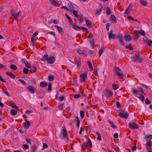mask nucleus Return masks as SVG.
I'll return each instance as SVG.
<instances>
[{
	"label": "nucleus",
	"instance_id": "4be33fe9",
	"mask_svg": "<svg viewBox=\"0 0 152 152\" xmlns=\"http://www.w3.org/2000/svg\"><path fill=\"white\" fill-rule=\"evenodd\" d=\"M78 18H79V23L82 24L83 22V20L84 19L83 15L82 14L79 15Z\"/></svg>",
	"mask_w": 152,
	"mask_h": 152
},
{
	"label": "nucleus",
	"instance_id": "e2e57ef3",
	"mask_svg": "<svg viewBox=\"0 0 152 152\" xmlns=\"http://www.w3.org/2000/svg\"><path fill=\"white\" fill-rule=\"evenodd\" d=\"M81 95L80 94H75L74 95V98L75 99H78L80 97Z\"/></svg>",
	"mask_w": 152,
	"mask_h": 152
},
{
	"label": "nucleus",
	"instance_id": "69168bd1",
	"mask_svg": "<svg viewBox=\"0 0 152 152\" xmlns=\"http://www.w3.org/2000/svg\"><path fill=\"white\" fill-rule=\"evenodd\" d=\"M106 28L107 31H108L110 27V25L109 24V23H107L106 24Z\"/></svg>",
	"mask_w": 152,
	"mask_h": 152
},
{
	"label": "nucleus",
	"instance_id": "6e6d98bb",
	"mask_svg": "<svg viewBox=\"0 0 152 152\" xmlns=\"http://www.w3.org/2000/svg\"><path fill=\"white\" fill-rule=\"evenodd\" d=\"M75 121L77 122V123H80V121L78 116H76L75 120Z\"/></svg>",
	"mask_w": 152,
	"mask_h": 152
},
{
	"label": "nucleus",
	"instance_id": "680f3d73",
	"mask_svg": "<svg viewBox=\"0 0 152 152\" xmlns=\"http://www.w3.org/2000/svg\"><path fill=\"white\" fill-rule=\"evenodd\" d=\"M31 150L32 152H34L36 150V146L35 145H33L31 147Z\"/></svg>",
	"mask_w": 152,
	"mask_h": 152
},
{
	"label": "nucleus",
	"instance_id": "a211bd4d",
	"mask_svg": "<svg viewBox=\"0 0 152 152\" xmlns=\"http://www.w3.org/2000/svg\"><path fill=\"white\" fill-rule=\"evenodd\" d=\"M138 32H137V31H136L134 33V34L133 36V38L134 40L137 39L139 37H140V35L138 34Z\"/></svg>",
	"mask_w": 152,
	"mask_h": 152
},
{
	"label": "nucleus",
	"instance_id": "bb28decb",
	"mask_svg": "<svg viewBox=\"0 0 152 152\" xmlns=\"http://www.w3.org/2000/svg\"><path fill=\"white\" fill-rule=\"evenodd\" d=\"M55 26L56 28L58 29V33L60 34H61L62 32L63 31V29L61 27H59L57 25H56Z\"/></svg>",
	"mask_w": 152,
	"mask_h": 152
},
{
	"label": "nucleus",
	"instance_id": "a19ab883",
	"mask_svg": "<svg viewBox=\"0 0 152 152\" xmlns=\"http://www.w3.org/2000/svg\"><path fill=\"white\" fill-rule=\"evenodd\" d=\"M125 113V110L124 109H123V108H120L119 110V115L120 114V113L124 114V113Z\"/></svg>",
	"mask_w": 152,
	"mask_h": 152
},
{
	"label": "nucleus",
	"instance_id": "9b49d317",
	"mask_svg": "<svg viewBox=\"0 0 152 152\" xmlns=\"http://www.w3.org/2000/svg\"><path fill=\"white\" fill-rule=\"evenodd\" d=\"M27 89L31 93L33 94L35 93V89L31 86H29L27 87Z\"/></svg>",
	"mask_w": 152,
	"mask_h": 152
},
{
	"label": "nucleus",
	"instance_id": "b1692460",
	"mask_svg": "<svg viewBox=\"0 0 152 152\" xmlns=\"http://www.w3.org/2000/svg\"><path fill=\"white\" fill-rule=\"evenodd\" d=\"M146 0H140V2L141 4L143 6L146 5L148 4L147 1H145Z\"/></svg>",
	"mask_w": 152,
	"mask_h": 152
},
{
	"label": "nucleus",
	"instance_id": "de8ad7c7",
	"mask_svg": "<svg viewBox=\"0 0 152 152\" xmlns=\"http://www.w3.org/2000/svg\"><path fill=\"white\" fill-rule=\"evenodd\" d=\"M80 114L81 118H83L84 117L85 112L82 111H80Z\"/></svg>",
	"mask_w": 152,
	"mask_h": 152
},
{
	"label": "nucleus",
	"instance_id": "49530a36",
	"mask_svg": "<svg viewBox=\"0 0 152 152\" xmlns=\"http://www.w3.org/2000/svg\"><path fill=\"white\" fill-rule=\"evenodd\" d=\"M145 146L146 147V149L147 150H148V148H151L152 146L150 145V142H147L146 144H145Z\"/></svg>",
	"mask_w": 152,
	"mask_h": 152
},
{
	"label": "nucleus",
	"instance_id": "1a4fd4ad",
	"mask_svg": "<svg viewBox=\"0 0 152 152\" xmlns=\"http://www.w3.org/2000/svg\"><path fill=\"white\" fill-rule=\"evenodd\" d=\"M55 61V57L53 56H50L48 58L47 61L48 64H52Z\"/></svg>",
	"mask_w": 152,
	"mask_h": 152
},
{
	"label": "nucleus",
	"instance_id": "603ef678",
	"mask_svg": "<svg viewBox=\"0 0 152 152\" xmlns=\"http://www.w3.org/2000/svg\"><path fill=\"white\" fill-rule=\"evenodd\" d=\"M81 29H82L83 32H85L86 33H88V31L87 28L83 27H81Z\"/></svg>",
	"mask_w": 152,
	"mask_h": 152
},
{
	"label": "nucleus",
	"instance_id": "6ab92c4d",
	"mask_svg": "<svg viewBox=\"0 0 152 152\" xmlns=\"http://www.w3.org/2000/svg\"><path fill=\"white\" fill-rule=\"evenodd\" d=\"M6 74L11 78L14 79L15 77V75L10 72H6Z\"/></svg>",
	"mask_w": 152,
	"mask_h": 152
},
{
	"label": "nucleus",
	"instance_id": "f257e3e1",
	"mask_svg": "<svg viewBox=\"0 0 152 152\" xmlns=\"http://www.w3.org/2000/svg\"><path fill=\"white\" fill-rule=\"evenodd\" d=\"M115 35H116L115 34L109 33L108 35V37L109 39L110 40L111 39H119V42H120V44L124 45V44L123 42L122 35V34L118 35L116 37H115Z\"/></svg>",
	"mask_w": 152,
	"mask_h": 152
},
{
	"label": "nucleus",
	"instance_id": "5fc2aeb1",
	"mask_svg": "<svg viewBox=\"0 0 152 152\" xmlns=\"http://www.w3.org/2000/svg\"><path fill=\"white\" fill-rule=\"evenodd\" d=\"M126 48L127 49H129L130 50H132L133 49V48L131 46L130 44L128 45H127L126 46Z\"/></svg>",
	"mask_w": 152,
	"mask_h": 152
},
{
	"label": "nucleus",
	"instance_id": "c756f323",
	"mask_svg": "<svg viewBox=\"0 0 152 152\" xmlns=\"http://www.w3.org/2000/svg\"><path fill=\"white\" fill-rule=\"evenodd\" d=\"M50 1L52 4L55 6H57L59 5L58 3L54 0H50Z\"/></svg>",
	"mask_w": 152,
	"mask_h": 152
},
{
	"label": "nucleus",
	"instance_id": "7c9ffc66",
	"mask_svg": "<svg viewBox=\"0 0 152 152\" xmlns=\"http://www.w3.org/2000/svg\"><path fill=\"white\" fill-rule=\"evenodd\" d=\"M11 18L14 19L15 20H17V17H18L16 13H13L12 15Z\"/></svg>",
	"mask_w": 152,
	"mask_h": 152
},
{
	"label": "nucleus",
	"instance_id": "37998d69",
	"mask_svg": "<svg viewBox=\"0 0 152 152\" xmlns=\"http://www.w3.org/2000/svg\"><path fill=\"white\" fill-rule=\"evenodd\" d=\"M29 72V69L26 68H24L23 69V72L26 74H28Z\"/></svg>",
	"mask_w": 152,
	"mask_h": 152
},
{
	"label": "nucleus",
	"instance_id": "6e6552de",
	"mask_svg": "<svg viewBox=\"0 0 152 152\" xmlns=\"http://www.w3.org/2000/svg\"><path fill=\"white\" fill-rule=\"evenodd\" d=\"M77 52L83 56H87V52L85 50L77 49Z\"/></svg>",
	"mask_w": 152,
	"mask_h": 152
},
{
	"label": "nucleus",
	"instance_id": "864d4df0",
	"mask_svg": "<svg viewBox=\"0 0 152 152\" xmlns=\"http://www.w3.org/2000/svg\"><path fill=\"white\" fill-rule=\"evenodd\" d=\"M94 40L93 38L92 39H90L88 40V41L92 46H93L94 45Z\"/></svg>",
	"mask_w": 152,
	"mask_h": 152
},
{
	"label": "nucleus",
	"instance_id": "39448f33",
	"mask_svg": "<svg viewBox=\"0 0 152 152\" xmlns=\"http://www.w3.org/2000/svg\"><path fill=\"white\" fill-rule=\"evenodd\" d=\"M80 82L82 83H85L87 77V74L84 72L83 74H81L80 76Z\"/></svg>",
	"mask_w": 152,
	"mask_h": 152
},
{
	"label": "nucleus",
	"instance_id": "c85d7f7f",
	"mask_svg": "<svg viewBox=\"0 0 152 152\" xmlns=\"http://www.w3.org/2000/svg\"><path fill=\"white\" fill-rule=\"evenodd\" d=\"M108 121L111 125V126L112 127H113V128L115 129L116 128V126L114 124L113 122L112 121L110 120H108Z\"/></svg>",
	"mask_w": 152,
	"mask_h": 152
},
{
	"label": "nucleus",
	"instance_id": "c9c22d12",
	"mask_svg": "<svg viewBox=\"0 0 152 152\" xmlns=\"http://www.w3.org/2000/svg\"><path fill=\"white\" fill-rule=\"evenodd\" d=\"M104 49V47H101L100 48V49L99 50V56H101L102 53L103 52V50Z\"/></svg>",
	"mask_w": 152,
	"mask_h": 152
},
{
	"label": "nucleus",
	"instance_id": "13d9d810",
	"mask_svg": "<svg viewBox=\"0 0 152 152\" xmlns=\"http://www.w3.org/2000/svg\"><path fill=\"white\" fill-rule=\"evenodd\" d=\"M22 146L24 149H27L28 148V146L26 144H23L22 145Z\"/></svg>",
	"mask_w": 152,
	"mask_h": 152
},
{
	"label": "nucleus",
	"instance_id": "09e8293b",
	"mask_svg": "<svg viewBox=\"0 0 152 152\" xmlns=\"http://www.w3.org/2000/svg\"><path fill=\"white\" fill-rule=\"evenodd\" d=\"M138 98L139 99H140L141 101L143 102L144 101L145 99L144 96L142 94L140 95V96Z\"/></svg>",
	"mask_w": 152,
	"mask_h": 152
},
{
	"label": "nucleus",
	"instance_id": "0eeeda50",
	"mask_svg": "<svg viewBox=\"0 0 152 152\" xmlns=\"http://www.w3.org/2000/svg\"><path fill=\"white\" fill-rule=\"evenodd\" d=\"M25 122L23 124V126L25 129H28L30 126L31 124L30 122L27 119H25Z\"/></svg>",
	"mask_w": 152,
	"mask_h": 152
},
{
	"label": "nucleus",
	"instance_id": "c03bdc74",
	"mask_svg": "<svg viewBox=\"0 0 152 152\" xmlns=\"http://www.w3.org/2000/svg\"><path fill=\"white\" fill-rule=\"evenodd\" d=\"M72 13L74 16L77 18L79 17V15H77V12L75 10L72 11Z\"/></svg>",
	"mask_w": 152,
	"mask_h": 152
},
{
	"label": "nucleus",
	"instance_id": "dca6fc26",
	"mask_svg": "<svg viewBox=\"0 0 152 152\" xmlns=\"http://www.w3.org/2000/svg\"><path fill=\"white\" fill-rule=\"evenodd\" d=\"M10 104L9 106H12V107L13 108H15L16 110L18 108V107L15 104V102L13 101H10Z\"/></svg>",
	"mask_w": 152,
	"mask_h": 152
},
{
	"label": "nucleus",
	"instance_id": "58836bf2",
	"mask_svg": "<svg viewBox=\"0 0 152 152\" xmlns=\"http://www.w3.org/2000/svg\"><path fill=\"white\" fill-rule=\"evenodd\" d=\"M52 84L50 83H49L48 84V88L47 90L48 92H50L51 90Z\"/></svg>",
	"mask_w": 152,
	"mask_h": 152
},
{
	"label": "nucleus",
	"instance_id": "cd10ccee",
	"mask_svg": "<svg viewBox=\"0 0 152 152\" xmlns=\"http://www.w3.org/2000/svg\"><path fill=\"white\" fill-rule=\"evenodd\" d=\"M48 56L47 54L44 55L43 58L41 59V61H45L47 60V61L48 58Z\"/></svg>",
	"mask_w": 152,
	"mask_h": 152
},
{
	"label": "nucleus",
	"instance_id": "e433bc0d",
	"mask_svg": "<svg viewBox=\"0 0 152 152\" xmlns=\"http://www.w3.org/2000/svg\"><path fill=\"white\" fill-rule=\"evenodd\" d=\"M137 32H138V34H140L142 36H145V33L144 30H141L137 31Z\"/></svg>",
	"mask_w": 152,
	"mask_h": 152
},
{
	"label": "nucleus",
	"instance_id": "4468645a",
	"mask_svg": "<svg viewBox=\"0 0 152 152\" xmlns=\"http://www.w3.org/2000/svg\"><path fill=\"white\" fill-rule=\"evenodd\" d=\"M100 6H99V8L97 10V12L96 13V15H98L101 13V12L103 9V7L102 4H100Z\"/></svg>",
	"mask_w": 152,
	"mask_h": 152
},
{
	"label": "nucleus",
	"instance_id": "473e14b6",
	"mask_svg": "<svg viewBox=\"0 0 152 152\" xmlns=\"http://www.w3.org/2000/svg\"><path fill=\"white\" fill-rule=\"evenodd\" d=\"M87 144L86 142H84L83 143V144L82 145V151H83V149L85 150L86 149L87 147Z\"/></svg>",
	"mask_w": 152,
	"mask_h": 152
},
{
	"label": "nucleus",
	"instance_id": "f3484780",
	"mask_svg": "<svg viewBox=\"0 0 152 152\" xmlns=\"http://www.w3.org/2000/svg\"><path fill=\"white\" fill-rule=\"evenodd\" d=\"M68 5L69 7L68 11L71 12H72V11L74 9V7L71 3H68Z\"/></svg>",
	"mask_w": 152,
	"mask_h": 152
},
{
	"label": "nucleus",
	"instance_id": "393cba45",
	"mask_svg": "<svg viewBox=\"0 0 152 152\" xmlns=\"http://www.w3.org/2000/svg\"><path fill=\"white\" fill-rule=\"evenodd\" d=\"M31 69H30V72H31V73H35L36 72V67L33 66L32 67L31 66Z\"/></svg>",
	"mask_w": 152,
	"mask_h": 152
},
{
	"label": "nucleus",
	"instance_id": "052dcab7",
	"mask_svg": "<svg viewBox=\"0 0 152 152\" xmlns=\"http://www.w3.org/2000/svg\"><path fill=\"white\" fill-rule=\"evenodd\" d=\"M21 61L25 64V66H26V64H29V63L27 61H25L23 59H22Z\"/></svg>",
	"mask_w": 152,
	"mask_h": 152
},
{
	"label": "nucleus",
	"instance_id": "423d86ee",
	"mask_svg": "<svg viewBox=\"0 0 152 152\" xmlns=\"http://www.w3.org/2000/svg\"><path fill=\"white\" fill-rule=\"evenodd\" d=\"M129 128L133 130L139 128L138 125L134 122H129Z\"/></svg>",
	"mask_w": 152,
	"mask_h": 152
},
{
	"label": "nucleus",
	"instance_id": "a18cd8bd",
	"mask_svg": "<svg viewBox=\"0 0 152 152\" xmlns=\"http://www.w3.org/2000/svg\"><path fill=\"white\" fill-rule=\"evenodd\" d=\"M64 107V104H61L58 106V108L59 110H62Z\"/></svg>",
	"mask_w": 152,
	"mask_h": 152
},
{
	"label": "nucleus",
	"instance_id": "f8f14e48",
	"mask_svg": "<svg viewBox=\"0 0 152 152\" xmlns=\"http://www.w3.org/2000/svg\"><path fill=\"white\" fill-rule=\"evenodd\" d=\"M110 21L114 23H116L117 22L116 18L114 15H111L110 16Z\"/></svg>",
	"mask_w": 152,
	"mask_h": 152
},
{
	"label": "nucleus",
	"instance_id": "5701e85b",
	"mask_svg": "<svg viewBox=\"0 0 152 152\" xmlns=\"http://www.w3.org/2000/svg\"><path fill=\"white\" fill-rule=\"evenodd\" d=\"M87 63L90 69V71H93V67L91 61H88Z\"/></svg>",
	"mask_w": 152,
	"mask_h": 152
},
{
	"label": "nucleus",
	"instance_id": "4c0bfd02",
	"mask_svg": "<svg viewBox=\"0 0 152 152\" xmlns=\"http://www.w3.org/2000/svg\"><path fill=\"white\" fill-rule=\"evenodd\" d=\"M54 78V76L52 75H50L48 76V79L49 81H51L53 80Z\"/></svg>",
	"mask_w": 152,
	"mask_h": 152
},
{
	"label": "nucleus",
	"instance_id": "7ed1b4c3",
	"mask_svg": "<svg viewBox=\"0 0 152 152\" xmlns=\"http://www.w3.org/2000/svg\"><path fill=\"white\" fill-rule=\"evenodd\" d=\"M59 137L62 139L65 138L68 139V133L65 127H64L63 128V129L59 134Z\"/></svg>",
	"mask_w": 152,
	"mask_h": 152
},
{
	"label": "nucleus",
	"instance_id": "ea45409f",
	"mask_svg": "<svg viewBox=\"0 0 152 152\" xmlns=\"http://www.w3.org/2000/svg\"><path fill=\"white\" fill-rule=\"evenodd\" d=\"M17 111L14 109H12L10 111V113L11 114L13 115H15L17 114Z\"/></svg>",
	"mask_w": 152,
	"mask_h": 152
},
{
	"label": "nucleus",
	"instance_id": "0e129e2a",
	"mask_svg": "<svg viewBox=\"0 0 152 152\" xmlns=\"http://www.w3.org/2000/svg\"><path fill=\"white\" fill-rule=\"evenodd\" d=\"M148 45L149 46H150L152 44V40L150 39H148L147 42Z\"/></svg>",
	"mask_w": 152,
	"mask_h": 152
},
{
	"label": "nucleus",
	"instance_id": "bf43d9fd",
	"mask_svg": "<svg viewBox=\"0 0 152 152\" xmlns=\"http://www.w3.org/2000/svg\"><path fill=\"white\" fill-rule=\"evenodd\" d=\"M2 90L4 93L5 95L8 96H10V95L9 94V93L7 91H5L4 89L3 88H2Z\"/></svg>",
	"mask_w": 152,
	"mask_h": 152
},
{
	"label": "nucleus",
	"instance_id": "338daca9",
	"mask_svg": "<svg viewBox=\"0 0 152 152\" xmlns=\"http://www.w3.org/2000/svg\"><path fill=\"white\" fill-rule=\"evenodd\" d=\"M48 148V145L46 143H43V148L42 149H44L45 148Z\"/></svg>",
	"mask_w": 152,
	"mask_h": 152
},
{
	"label": "nucleus",
	"instance_id": "f704fd0d",
	"mask_svg": "<svg viewBox=\"0 0 152 152\" xmlns=\"http://www.w3.org/2000/svg\"><path fill=\"white\" fill-rule=\"evenodd\" d=\"M77 63H76L77 64V67L78 69H79L81 63V61L80 59L77 60Z\"/></svg>",
	"mask_w": 152,
	"mask_h": 152
},
{
	"label": "nucleus",
	"instance_id": "4d7b16f0",
	"mask_svg": "<svg viewBox=\"0 0 152 152\" xmlns=\"http://www.w3.org/2000/svg\"><path fill=\"white\" fill-rule=\"evenodd\" d=\"M18 80L19 81H20L21 83H22L23 85H25L26 84V82L23 80L19 79H18Z\"/></svg>",
	"mask_w": 152,
	"mask_h": 152
},
{
	"label": "nucleus",
	"instance_id": "412c9836",
	"mask_svg": "<svg viewBox=\"0 0 152 152\" xmlns=\"http://www.w3.org/2000/svg\"><path fill=\"white\" fill-rule=\"evenodd\" d=\"M47 85V83L45 81H42L40 83V86L42 88L45 87Z\"/></svg>",
	"mask_w": 152,
	"mask_h": 152
},
{
	"label": "nucleus",
	"instance_id": "79ce46f5",
	"mask_svg": "<svg viewBox=\"0 0 152 152\" xmlns=\"http://www.w3.org/2000/svg\"><path fill=\"white\" fill-rule=\"evenodd\" d=\"M86 23L87 26H90L92 25L91 22L89 20H86Z\"/></svg>",
	"mask_w": 152,
	"mask_h": 152
},
{
	"label": "nucleus",
	"instance_id": "2eb2a0df",
	"mask_svg": "<svg viewBox=\"0 0 152 152\" xmlns=\"http://www.w3.org/2000/svg\"><path fill=\"white\" fill-rule=\"evenodd\" d=\"M129 114L127 113L126 112L124 114H122L121 113L119 114V116L122 118H124L127 119L128 118Z\"/></svg>",
	"mask_w": 152,
	"mask_h": 152
},
{
	"label": "nucleus",
	"instance_id": "20e7f679",
	"mask_svg": "<svg viewBox=\"0 0 152 152\" xmlns=\"http://www.w3.org/2000/svg\"><path fill=\"white\" fill-rule=\"evenodd\" d=\"M131 59L132 61L138 63H141L143 61V59L139 55L131 56Z\"/></svg>",
	"mask_w": 152,
	"mask_h": 152
},
{
	"label": "nucleus",
	"instance_id": "2f4dec72",
	"mask_svg": "<svg viewBox=\"0 0 152 152\" xmlns=\"http://www.w3.org/2000/svg\"><path fill=\"white\" fill-rule=\"evenodd\" d=\"M111 12L109 7H107V10L106 11V14L107 15H110L111 14Z\"/></svg>",
	"mask_w": 152,
	"mask_h": 152
},
{
	"label": "nucleus",
	"instance_id": "aec40b11",
	"mask_svg": "<svg viewBox=\"0 0 152 152\" xmlns=\"http://www.w3.org/2000/svg\"><path fill=\"white\" fill-rule=\"evenodd\" d=\"M72 28L75 30L80 31L81 30V28L79 26L75 24L72 25Z\"/></svg>",
	"mask_w": 152,
	"mask_h": 152
},
{
	"label": "nucleus",
	"instance_id": "ddd939ff",
	"mask_svg": "<svg viewBox=\"0 0 152 152\" xmlns=\"http://www.w3.org/2000/svg\"><path fill=\"white\" fill-rule=\"evenodd\" d=\"M124 39L126 42H129L131 40L132 37L130 34L125 35L124 36Z\"/></svg>",
	"mask_w": 152,
	"mask_h": 152
},
{
	"label": "nucleus",
	"instance_id": "f03ea898",
	"mask_svg": "<svg viewBox=\"0 0 152 152\" xmlns=\"http://www.w3.org/2000/svg\"><path fill=\"white\" fill-rule=\"evenodd\" d=\"M114 72L117 76L119 78L121 79L123 78L124 75L123 72L119 68L115 66L114 67Z\"/></svg>",
	"mask_w": 152,
	"mask_h": 152
},
{
	"label": "nucleus",
	"instance_id": "72a5a7b5",
	"mask_svg": "<svg viewBox=\"0 0 152 152\" xmlns=\"http://www.w3.org/2000/svg\"><path fill=\"white\" fill-rule=\"evenodd\" d=\"M10 68L14 70H16L18 69L17 66L13 64H11L10 66Z\"/></svg>",
	"mask_w": 152,
	"mask_h": 152
},
{
	"label": "nucleus",
	"instance_id": "8fccbe9b",
	"mask_svg": "<svg viewBox=\"0 0 152 152\" xmlns=\"http://www.w3.org/2000/svg\"><path fill=\"white\" fill-rule=\"evenodd\" d=\"M118 84H113L112 86H113V89L115 90H116L119 88Z\"/></svg>",
	"mask_w": 152,
	"mask_h": 152
},
{
	"label": "nucleus",
	"instance_id": "774afa93",
	"mask_svg": "<svg viewBox=\"0 0 152 152\" xmlns=\"http://www.w3.org/2000/svg\"><path fill=\"white\" fill-rule=\"evenodd\" d=\"M115 139H117L118 137V133H115L113 135Z\"/></svg>",
	"mask_w": 152,
	"mask_h": 152
},
{
	"label": "nucleus",
	"instance_id": "9d476101",
	"mask_svg": "<svg viewBox=\"0 0 152 152\" xmlns=\"http://www.w3.org/2000/svg\"><path fill=\"white\" fill-rule=\"evenodd\" d=\"M113 93L110 90H106L105 91V95L108 97H110L113 96Z\"/></svg>",
	"mask_w": 152,
	"mask_h": 152
},
{
	"label": "nucleus",
	"instance_id": "3c124183",
	"mask_svg": "<svg viewBox=\"0 0 152 152\" xmlns=\"http://www.w3.org/2000/svg\"><path fill=\"white\" fill-rule=\"evenodd\" d=\"M145 103L146 104H151V102L148 98H146L145 100Z\"/></svg>",
	"mask_w": 152,
	"mask_h": 152
},
{
	"label": "nucleus",
	"instance_id": "a878e982",
	"mask_svg": "<svg viewBox=\"0 0 152 152\" xmlns=\"http://www.w3.org/2000/svg\"><path fill=\"white\" fill-rule=\"evenodd\" d=\"M145 137L146 140L148 141L152 139V134L149 135V134H147L145 136Z\"/></svg>",
	"mask_w": 152,
	"mask_h": 152
}]
</instances>
